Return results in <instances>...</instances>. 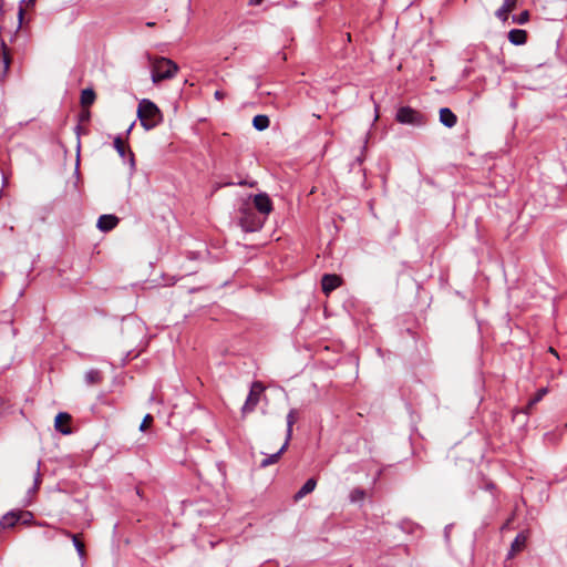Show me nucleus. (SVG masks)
I'll return each instance as SVG.
<instances>
[{"mask_svg": "<svg viewBox=\"0 0 567 567\" xmlns=\"http://www.w3.org/2000/svg\"><path fill=\"white\" fill-rule=\"evenodd\" d=\"M508 40L515 45L525 44L527 40V33L522 29H513L508 32Z\"/></svg>", "mask_w": 567, "mask_h": 567, "instance_id": "obj_13", "label": "nucleus"}, {"mask_svg": "<svg viewBox=\"0 0 567 567\" xmlns=\"http://www.w3.org/2000/svg\"><path fill=\"white\" fill-rule=\"evenodd\" d=\"M529 19V12L527 10L520 12L518 16H513V21L518 24H525Z\"/></svg>", "mask_w": 567, "mask_h": 567, "instance_id": "obj_24", "label": "nucleus"}, {"mask_svg": "<svg viewBox=\"0 0 567 567\" xmlns=\"http://www.w3.org/2000/svg\"><path fill=\"white\" fill-rule=\"evenodd\" d=\"M317 486V481L315 478H309L303 485L302 487L295 494L293 498L296 502L300 501L301 498H303L306 495L310 494L311 492L315 491Z\"/></svg>", "mask_w": 567, "mask_h": 567, "instance_id": "obj_14", "label": "nucleus"}, {"mask_svg": "<svg viewBox=\"0 0 567 567\" xmlns=\"http://www.w3.org/2000/svg\"><path fill=\"white\" fill-rule=\"evenodd\" d=\"M62 534L66 537H70L73 542V545L79 554V556L81 558H83L85 556V549H84V544L78 538L76 535H73L71 534L70 532L68 530H62Z\"/></svg>", "mask_w": 567, "mask_h": 567, "instance_id": "obj_19", "label": "nucleus"}, {"mask_svg": "<svg viewBox=\"0 0 567 567\" xmlns=\"http://www.w3.org/2000/svg\"><path fill=\"white\" fill-rule=\"evenodd\" d=\"M70 421H71V415L69 413L60 412L55 416L54 429L58 432L62 433L63 435H69L72 433V430L69 425Z\"/></svg>", "mask_w": 567, "mask_h": 567, "instance_id": "obj_7", "label": "nucleus"}, {"mask_svg": "<svg viewBox=\"0 0 567 567\" xmlns=\"http://www.w3.org/2000/svg\"><path fill=\"white\" fill-rule=\"evenodd\" d=\"M214 96L216 100H223L225 96H226V93L223 92V91H219L217 90L215 93H214Z\"/></svg>", "mask_w": 567, "mask_h": 567, "instance_id": "obj_30", "label": "nucleus"}, {"mask_svg": "<svg viewBox=\"0 0 567 567\" xmlns=\"http://www.w3.org/2000/svg\"><path fill=\"white\" fill-rule=\"evenodd\" d=\"M264 391H265V386L260 382L256 381L251 384L249 394H248L246 402L241 409L244 414L254 411V409L258 404Z\"/></svg>", "mask_w": 567, "mask_h": 567, "instance_id": "obj_5", "label": "nucleus"}, {"mask_svg": "<svg viewBox=\"0 0 567 567\" xmlns=\"http://www.w3.org/2000/svg\"><path fill=\"white\" fill-rule=\"evenodd\" d=\"M95 100V93L92 89H85L81 93V104L83 106H90Z\"/></svg>", "mask_w": 567, "mask_h": 567, "instance_id": "obj_21", "label": "nucleus"}, {"mask_svg": "<svg viewBox=\"0 0 567 567\" xmlns=\"http://www.w3.org/2000/svg\"><path fill=\"white\" fill-rule=\"evenodd\" d=\"M114 147L115 150L117 151L118 155L121 157H124L125 156V146H124V143L122 141V138L120 136H116L114 138Z\"/></svg>", "mask_w": 567, "mask_h": 567, "instance_id": "obj_25", "label": "nucleus"}, {"mask_svg": "<svg viewBox=\"0 0 567 567\" xmlns=\"http://www.w3.org/2000/svg\"><path fill=\"white\" fill-rule=\"evenodd\" d=\"M84 380L87 385H94L101 382L102 374L96 369H91L84 374Z\"/></svg>", "mask_w": 567, "mask_h": 567, "instance_id": "obj_17", "label": "nucleus"}, {"mask_svg": "<svg viewBox=\"0 0 567 567\" xmlns=\"http://www.w3.org/2000/svg\"><path fill=\"white\" fill-rule=\"evenodd\" d=\"M549 351H550L553 354L557 355V352L555 351V349H554V348H549Z\"/></svg>", "mask_w": 567, "mask_h": 567, "instance_id": "obj_34", "label": "nucleus"}, {"mask_svg": "<svg viewBox=\"0 0 567 567\" xmlns=\"http://www.w3.org/2000/svg\"><path fill=\"white\" fill-rule=\"evenodd\" d=\"M262 2V0H249L250 6H258Z\"/></svg>", "mask_w": 567, "mask_h": 567, "instance_id": "obj_31", "label": "nucleus"}, {"mask_svg": "<svg viewBox=\"0 0 567 567\" xmlns=\"http://www.w3.org/2000/svg\"><path fill=\"white\" fill-rule=\"evenodd\" d=\"M341 285V278L337 275L327 274L321 279L322 291L329 295Z\"/></svg>", "mask_w": 567, "mask_h": 567, "instance_id": "obj_8", "label": "nucleus"}, {"mask_svg": "<svg viewBox=\"0 0 567 567\" xmlns=\"http://www.w3.org/2000/svg\"><path fill=\"white\" fill-rule=\"evenodd\" d=\"M22 14H23V10H22V9H20V10H19V18H20V19L22 18Z\"/></svg>", "mask_w": 567, "mask_h": 567, "instance_id": "obj_35", "label": "nucleus"}, {"mask_svg": "<svg viewBox=\"0 0 567 567\" xmlns=\"http://www.w3.org/2000/svg\"><path fill=\"white\" fill-rule=\"evenodd\" d=\"M0 181H1V184L3 185V183H4V176H3V174H2V173H0Z\"/></svg>", "mask_w": 567, "mask_h": 567, "instance_id": "obj_32", "label": "nucleus"}, {"mask_svg": "<svg viewBox=\"0 0 567 567\" xmlns=\"http://www.w3.org/2000/svg\"><path fill=\"white\" fill-rule=\"evenodd\" d=\"M511 12L509 9H506L504 6H502L496 12V17L503 21H506L508 19V13Z\"/></svg>", "mask_w": 567, "mask_h": 567, "instance_id": "obj_26", "label": "nucleus"}, {"mask_svg": "<svg viewBox=\"0 0 567 567\" xmlns=\"http://www.w3.org/2000/svg\"><path fill=\"white\" fill-rule=\"evenodd\" d=\"M178 66L175 62L167 58L156 59L152 66V81L154 84L163 80H168L175 76Z\"/></svg>", "mask_w": 567, "mask_h": 567, "instance_id": "obj_3", "label": "nucleus"}, {"mask_svg": "<svg viewBox=\"0 0 567 567\" xmlns=\"http://www.w3.org/2000/svg\"><path fill=\"white\" fill-rule=\"evenodd\" d=\"M21 516H22V513H16V512L7 513L0 519V528L13 527L19 522ZM23 516H28L29 518H31L32 514L27 512L23 514Z\"/></svg>", "mask_w": 567, "mask_h": 567, "instance_id": "obj_9", "label": "nucleus"}, {"mask_svg": "<svg viewBox=\"0 0 567 567\" xmlns=\"http://www.w3.org/2000/svg\"><path fill=\"white\" fill-rule=\"evenodd\" d=\"M440 122L444 126L452 128L456 125L457 117L449 107H442L440 110Z\"/></svg>", "mask_w": 567, "mask_h": 567, "instance_id": "obj_11", "label": "nucleus"}, {"mask_svg": "<svg viewBox=\"0 0 567 567\" xmlns=\"http://www.w3.org/2000/svg\"><path fill=\"white\" fill-rule=\"evenodd\" d=\"M395 120L401 124L413 126H422L426 123L425 116L410 106L400 107L396 111Z\"/></svg>", "mask_w": 567, "mask_h": 567, "instance_id": "obj_4", "label": "nucleus"}, {"mask_svg": "<svg viewBox=\"0 0 567 567\" xmlns=\"http://www.w3.org/2000/svg\"><path fill=\"white\" fill-rule=\"evenodd\" d=\"M288 447V443L285 442L282 444V446L279 449L278 452L274 453V454H270V455H267L261 462H260V467H267L269 465H272L275 463H277L281 456V454L287 450Z\"/></svg>", "mask_w": 567, "mask_h": 567, "instance_id": "obj_15", "label": "nucleus"}, {"mask_svg": "<svg viewBox=\"0 0 567 567\" xmlns=\"http://www.w3.org/2000/svg\"><path fill=\"white\" fill-rule=\"evenodd\" d=\"M146 25H147V27H154V25H155V23H154V22H147V23H146Z\"/></svg>", "mask_w": 567, "mask_h": 567, "instance_id": "obj_36", "label": "nucleus"}, {"mask_svg": "<svg viewBox=\"0 0 567 567\" xmlns=\"http://www.w3.org/2000/svg\"><path fill=\"white\" fill-rule=\"evenodd\" d=\"M0 47L2 48V51H3L2 52V61H1V65H0V79H3L9 71L10 63H11V56H10L9 51L7 50L4 42L1 39H0Z\"/></svg>", "mask_w": 567, "mask_h": 567, "instance_id": "obj_12", "label": "nucleus"}, {"mask_svg": "<svg viewBox=\"0 0 567 567\" xmlns=\"http://www.w3.org/2000/svg\"><path fill=\"white\" fill-rule=\"evenodd\" d=\"M517 0H504L503 6L511 11L516 7Z\"/></svg>", "mask_w": 567, "mask_h": 567, "instance_id": "obj_28", "label": "nucleus"}, {"mask_svg": "<svg viewBox=\"0 0 567 567\" xmlns=\"http://www.w3.org/2000/svg\"><path fill=\"white\" fill-rule=\"evenodd\" d=\"M548 393L547 388H540L534 398H532L528 402L527 410L529 411L535 404H537L546 394Z\"/></svg>", "mask_w": 567, "mask_h": 567, "instance_id": "obj_22", "label": "nucleus"}, {"mask_svg": "<svg viewBox=\"0 0 567 567\" xmlns=\"http://www.w3.org/2000/svg\"><path fill=\"white\" fill-rule=\"evenodd\" d=\"M44 537H45V538H48V539L53 538V536H52V535H50V534H48V533H45V534H44Z\"/></svg>", "mask_w": 567, "mask_h": 567, "instance_id": "obj_33", "label": "nucleus"}, {"mask_svg": "<svg viewBox=\"0 0 567 567\" xmlns=\"http://www.w3.org/2000/svg\"><path fill=\"white\" fill-rule=\"evenodd\" d=\"M251 206L260 216L265 217V219L272 210V203L266 193L255 195Z\"/></svg>", "mask_w": 567, "mask_h": 567, "instance_id": "obj_6", "label": "nucleus"}, {"mask_svg": "<svg viewBox=\"0 0 567 567\" xmlns=\"http://www.w3.org/2000/svg\"><path fill=\"white\" fill-rule=\"evenodd\" d=\"M137 117L146 131L155 128L163 121V114L158 106L147 99H143L138 103Z\"/></svg>", "mask_w": 567, "mask_h": 567, "instance_id": "obj_1", "label": "nucleus"}, {"mask_svg": "<svg viewBox=\"0 0 567 567\" xmlns=\"http://www.w3.org/2000/svg\"><path fill=\"white\" fill-rule=\"evenodd\" d=\"M526 539L523 533L518 534L512 543L509 556H514L516 553L520 551L525 547Z\"/></svg>", "mask_w": 567, "mask_h": 567, "instance_id": "obj_18", "label": "nucleus"}, {"mask_svg": "<svg viewBox=\"0 0 567 567\" xmlns=\"http://www.w3.org/2000/svg\"><path fill=\"white\" fill-rule=\"evenodd\" d=\"M297 421V412L296 410H290L289 413L287 414V433H286V440L285 442H287L289 444L290 440H291V436H292V426L293 424L296 423Z\"/></svg>", "mask_w": 567, "mask_h": 567, "instance_id": "obj_16", "label": "nucleus"}, {"mask_svg": "<svg viewBox=\"0 0 567 567\" xmlns=\"http://www.w3.org/2000/svg\"><path fill=\"white\" fill-rule=\"evenodd\" d=\"M118 224V218L114 215H102L97 219V228L101 231H110L115 228Z\"/></svg>", "mask_w": 567, "mask_h": 567, "instance_id": "obj_10", "label": "nucleus"}, {"mask_svg": "<svg viewBox=\"0 0 567 567\" xmlns=\"http://www.w3.org/2000/svg\"><path fill=\"white\" fill-rule=\"evenodd\" d=\"M238 212L239 225L245 231H257L264 226L266 221L265 217L256 213L251 204H249L248 202H244L239 207Z\"/></svg>", "mask_w": 567, "mask_h": 567, "instance_id": "obj_2", "label": "nucleus"}, {"mask_svg": "<svg viewBox=\"0 0 567 567\" xmlns=\"http://www.w3.org/2000/svg\"><path fill=\"white\" fill-rule=\"evenodd\" d=\"M270 121L267 115H256L252 120V125L257 131H265L269 127Z\"/></svg>", "mask_w": 567, "mask_h": 567, "instance_id": "obj_20", "label": "nucleus"}, {"mask_svg": "<svg viewBox=\"0 0 567 567\" xmlns=\"http://www.w3.org/2000/svg\"><path fill=\"white\" fill-rule=\"evenodd\" d=\"M152 422H153V416L151 414H146L140 425V430L145 431L151 425Z\"/></svg>", "mask_w": 567, "mask_h": 567, "instance_id": "obj_27", "label": "nucleus"}, {"mask_svg": "<svg viewBox=\"0 0 567 567\" xmlns=\"http://www.w3.org/2000/svg\"><path fill=\"white\" fill-rule=\"evenodd\" d=\"M365 497V492L362 488H354L351 491L349 498L351 503H358L363 501Z\"/></svg>", "mask_w": 567, "mask_h": 567, "instance_id": "obj_23", "label": "nucleus"}, {"mask_svg": "<svg viewBox=\"0 0 567 567\" xmlns=\"http://www.w3.org/2000/svg\"><path fill=\"white\" fill-rule=\"evenodd\" d=\"M39 466H40V462H38V465H37V473H35V478H34V487L33 489H37L39 484H40V471H39Z\"/></svg>", "mask_w": 567, "mask_h": 567, "instance_id": "obj_29", "label": "nucleus"}]
</instances>
